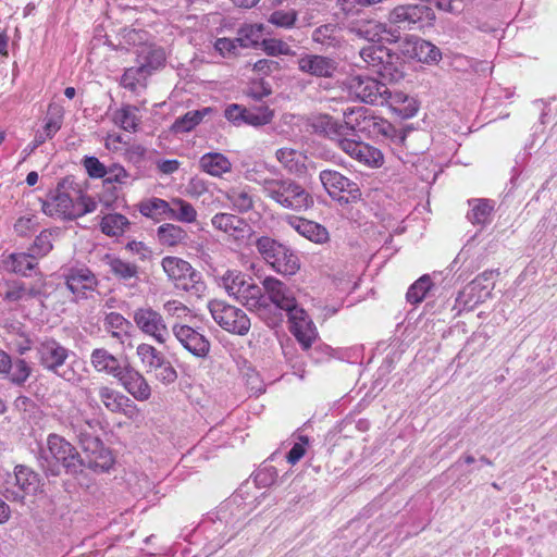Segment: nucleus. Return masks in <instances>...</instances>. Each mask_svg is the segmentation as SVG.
Segmentation results:
<instances>
[{
	"instance_id": "obj_60",
	"label": "nucleus",
	"mask_w": 557,
	"mask_h": 557,
	"mask_svg": "<svg viewBox=\"0 0 557 557\" xmlns=\"http://www.w3.org/2000/svg\"><path fill=\"white\" fill-rule=\"evenodd\" d=\"M384 0H338L337 5L346 15H355L362 8L371 7L383 2Z\"/></svg>"
},
{
	"instance_id": "obj_56",
	"label": "nucleus",
	"mask_w": 557,
	"mask_h": 557,
	"mask_svg": "<svg viewBox=\"0 0 557 557\" xmlns=\"http://www.w3.org/2000/svg\"><path fill=\"white\" fill-rule=\"evenodd\" d=\"M432 282L429 275H423L417 280L407 292V300L411 304L422 301L426 293L431 289Z\"/></svg>"
},
{
	"instance_id": "obj_16",
	"label": "nucleus",
	"mask_w": 557,
	"mask_h": 557,
	"mask_svg": "<svg viewBox=\"0 0 557 557\" xmlns=\"http://www.w3.org/2000/svg\"><path fill=\"white\" fill-rule=\"evenodd\" d=\"M289 330L304 349L311 347L317 338V330L308 313L298 305L286 312Z\"/></svg>"
},
{
	"instance_id": "obj_44",
	"label": "nucleus",
	"mask_w": 557,
	"mask_h": 557,
	"mask_svg": "<svg viewBox=\"0 0 557 557\" xmlns=\"http://www.w3.org/2000/svg\"><path fill=\"white\" fill-rule=\"evenodd\" d=\"M98 396L104 408L112 413L120 412L121 406L128 401L127 396L107 385L98 388Z\"/></svg>"
},
{
	"instance_id": "obj_35",
	"label": "nucleus",
	"mask_w": 557,
	"mask_h": 557,
	"mask_svg": "<svg viewBox=\"0 0 557 557\" xmlns=\"http://www.w3.org/2000/svg\"><path fill=\"white\" fill-rule=\"evenodd\" d=\"M212 113L213 109L210 107L188 111L183 116L175 120L171 129L176 134L188 133L199 125L206 116Z\"/></svg>"
},
{
	"instance_id": "obj_30",
	"label": "nucleus",
	"mask_w": 557,
	"mask_h": 557,
	"mask_svg": "<svg viewBox=\"0 0 557 557\" xmlns=\"http://www.w3.org/2000/svg\"><path fill=\"white\" fill-rule=\"evenodd\" d=\"M199 168L213 177H222L232 171V162L221 152H208L200 157Z\"/></svg>"
},
{
	"instance_id": "obj_31",
	"label": "nucleus",
	"mask_w": 557,
	"mask_h": 557,
	"mask_svg": "<svg viewBox=\"0 0 557 557\" xmlns=\"http://www.w3.org/2000/svg\"><path fill=\"white\" fill-rule=\"evenodd\" d=\"M157 239L161 246L174 248L186 246L189 236L182 226L164 223L157 228Z\"/></svg>"
},
{
	"instance_id": "obj_49",
	"label": "nucleus",
	"mask_w": 557,
	"mask_h": 557,
	"mask_svg": "<svg viewBox=\"0 0 557 557\" xmlns=\"http://www.w3.org/2000/svg\"><path fill=\"white\" fill-rule=\"evenodd\" d=\"M104 330L111 334L112 337L122 341L127 335V330L131 322L126 320L121 313L110 312L103 320Z\"/></svg>"
},
{
	"instance_id": "obj_11",
	"label": "nucleus",
	"mask_w": 557,
	"mask_h": 557,
	"mask_svg": "<svg viewBox=\"0 0 557 557\" xmlns=\"http://www.w3.org/2000/svg\"><path fill=\"white\" fill-rule=\"evenodd\" d=\"M211 225L215 231L223 233L227 240L239 246L247 244L253 234L252 227L245 219L227 212L214 214L211 218Z\"/></svg>"
},
{
	"instance_id": "obj_8",
	"label": "nucleus",
	"mask_w": 557,
	"mask_h": 557,
	"mask_svg": "<svg viewBox=\"0 0 557 557\" xmlns=\"http://www.w3.org/2000/svg\"><path fill=\"white\" fill-rule=\"evenodd\" d=\"M360 57L369 67L389 83L398 82L404 76L395 63L396 57L384 46L369 45L360 50Z\"/></svg>"
},
{
	"instance_id": "obj_22",
	"label": "nucleus",
	"mask_w": 557,
	"mask_h": 557,
	"mask_svg": "<svg viewBox=\"0 0 557 557\" xmlns=\"http://www.w3.org/2000/svg\"><path fill=\"white\" fill-rule=\"evenodd\" d=\"M38 356L41 366L54 373H59L69 357V350L54 339H47L38 347Z\"/></svg>"
},
{
	"instance_id": "obj_1",
	"label": "nucleus",
	"mask_w": 557,
	"mask_h": 557,
	"mask_svg": "<svg viewBox=\"0 0 557 557\" xmlns=\"http://www.w3.org/2000/svg\"><path fill=\"white\" fill-rule=\"evenodd\" d=\"M321 123L326 135L349 157L371 168L383 164V153L377 148L349 137L347 126L339 125L330 116H324Z\"/></svg>"
},
{
	"instance_id": "obj_36",
	"label": "nucleus",
	"mask_w": 557,
	"mask_h": 557,
	"mask_svg": "<svg viewBox=\"0 0 557 557\" xmlns=\"http://www.w3.org/2000/svg\"><path fill=\"white\" fill-rule=\"evenodd\" d=\"M312 40L326 48H337L344 41L342 29L336 24H325L315 28Z\"/></svg>"
},
{
	"instance_id": "obj_61",
	"label": "nucleus",
	"mask_w": 557,
	"mask_h": 557,
	"mask_svg": "<svg viewBox=\"0 0 557 557\" xmlns=\"http://www.w3.org/2000/svg\"><path fill=\"white\" fill-rule=\"evenodd\" d=\"M10 370V380L17 385L23 384L30 375V368L23 359L12 362Z\"/></svg>"
},
{
	"instance_id": "obj_63",
	"label": "nucleus",
	"mask_w": 557,
	"mask_h": 557,
	"mask_svg": "<svg viewBox=\"0 0 557 557\" xmlns=\"http://www.w3.org/2000/svg\"><path fill=\"white\" fill-rule=\"evenodd\" d=\"M38 227V221L35 215L21 216L14 224V230L20 236H28Z\"/></svg>"
},
{
	"instance_id": "obj_52",
	"label": "nucleus",
	"mask_w": 557,
	"mask_h": 557,
	"mask_svg": "<svg viewBox=\"0 0 557 557\" xmlns=\"http://www.w3.org/2000/svg\"><path fill=\"white\" fill-rule=\"evenodd\" d=\"M265 34V26L263 24H246L238 30V40L242 47H249L257 45Z\"/></svg>"
},
{
	"instance_id": "obj_55",
	"label": "nucleus",
	"mask_w": 557,
	"mask_h": 557,
	"mask_svg": "<svg viewBox=\"0 0 557 557\" xmlns=\"http://www.w3.org/2000/svg\"><path fill=\"white\" fill-rule=\"evenodd\" d=\"M163 310L166 317L176 319L175 322L184 323L193 318L191 310L182 301L176 299L165 301L163 304Z\"/></svg>"
},
{
	"instance_id": "obj_17",
	"label": "nucleus",
	"mask_w": 557,
	"mask_h": 557,
	"mask_svg": "<svg viewBox=\"0 0 557 557\" xmlns=\"http://www.w3.org/2000/svg\"><path fill=\"white\" fill-rule=\"evenodd\" d=\"M297 67L304 74L329 78L336 72L337 63L326 55L305 53L297 59Z\"/></svg>"
},
{
	"instance_id": "obj_7",
	"label": "nucleus",
	"mask_w": 557,
	"mask_h": 557,
	"mask_svg": "<svg viewBox=\"0 0 557 557\" xmlns=\"http://www.w3.org/2000/svg\"><path fill=\"white\" fill-rule=\"evenodd\" d=\"M40 490V479L36 472L25 466H16L13 475L1 484L0 492L11 502L23 503L26 496Z\"/></svg>"
},
{
	"instance_id": "obj_18",
	"label": "nucleus",
	"mask_w": 557,
	"mask_h": 557,
	"mask_svg": "<svg viewBox=\"0 0 557 557\" xmlns=\"http://www.w3.org/2000/svg\"><path fill=\"white\" fill-rule=\"evenodd\" d=\"M116 381L138 401H146L151 397L152 392L148 381L131 363H126V369Z\"/></svg>"
},
{
	"instance_id": "obj_14",
	"label": "nucleus",
	"mask_w": 557,
	"mask_h": 557,
	"mask_svg": "<svg viewBox=\"0 0 557 557\" xmlns=\"http://www.w3.org/2000/svg\"><path fill=\"white\" fill-rule=\"evenodd\" d=\"M434 20L433 10L421 4L398 5L391 11L388 16L391 23L404 28H412L413 25L422 26L424 22L432 24Z\"/></svg>"
},
{
	"instance_id": "obj_48",
	"label": "nucleus",
	"mask_w": 557,
	"mask_h": 557,
	"mask_svg": "<svg viewBox=\"0 0 557 557\" xmlns=\"http://www.w3.org/2000/svg\"><path fill=\"white\" fill-rule=\"evenodd\" d=\"M128 226L129 221L120 213L107 214L102 218L100 223L101 231L108 236H121Z\"/></svg>"
},
{
	"instance_id": "obj_29",
	"label": "nucleus",
	"mask_w": 557,
	"mask_h": 557,
	"mask_svg": "<svg viewBox=\"0 0 557 557\" xmlns=\"http://www.w3.org/2000/svg\"><path fill=\"white\" fill-rule=\"evenodd\" d=\"M278 163L290 174L301 176L306 173L307 156L289 147L280 148L275 153Z\"/></svg>"
},
{
	"instance_id": "obj_21",
	"label": "nucleus",
	"mask_w": 557,
	"mask_h": 557,
	"mask_svg": "<svg viewBox=\"0 0 557 557\" xmlns=\"http://www.w3.org/2000/svg\"><path fill=\"white\" fill-rule=\"evenodd\" d=\"M263 289L273 305L284 311H289L297 306V300L294 293L280 280L275 277H267L263 281Z\"/></svg>"
},
{
	"instance_id": "obj_62",
	"label": "nucleus",
	"mask_w": 557,
	"mask_h": 557,
	"mask_svg": "<svg viewBox=\"0 0 557 557\" xmlns=\"http://www.w3.org/2000/svg\"><path fill=\"white\" fill-rule=\"evenodd\" d=\"M82 163L91 178H102L107 174L106 165L96 157H85Z\"/></svg>"
},
{
	"instance_id": "obj_19",
	"label": "nucleus",
	"mask_w": 557,
	"mask_h": 557,
	"mask_svg": "<svg viewBox=\"0 0 557 557\" xmlns=\"http://www.w3.org/2000/svg\"><path fill=\"white\" fill-rule=\"evenodd\" d=\"M84 451L86 454L84 465L86 463L96 472H107L114 463L111 451L98 438L88 440L84 444Z\"/></svg>"
},
{
	"instance_id": "obj_32",
	"label": "nucleus",
	"mask_w": 557,
	"mask_h": 557,
	"mask_svg": "<svg viewBox=\"0 0 557 557\" xmlns=\"http://www.w3.org/2000/svg\"><path fill=\"white\" fill-rule=\"evenodd\" d=\"M320 181L331 197H337L343 191L351 193L355 184L337 171L324 170L320 173Z\"/></svg>"
},
{
	"instance_id": "obj_10",
	"label": "nucleus",
	"mask_w": 557,
	"mask_h": 557,
	"mask_svg": "<svg viewBox=\"0 0 557 557\" xmlns=\"http://www.w3.org/2000/svg\"><path fill=\"white\" fill-rule=\"evenodd\" d=\"M133 320L136 327L159 345H165L171 331L163 315L150 306L139 307L134 311Z\"/></svg>"
},
{
	"instance_id": "obj_50",
	"label": "nucleus",
	"mask_w": 557,
	"mask_h": 557,
	"mask_svg": "<svg viewBox=\"0 0 557 557\" xmlns=\"http://www.w3.org/2000/svg\"><path fill=\"white\" fill-rule=\"evenodd\" d=\"M64 109L60 104L51 103L48 107L47 115L44 119L42 129L47 136H54L62 127Z\"/></svg>"
},
{
	"instance_id": "obj_43",
	"label": "nucleus",
	"mask_w": 557,
	"mask_h": 557,
	"mask_svg": "<svg viewBox=\"0 0 557 557\" xmlns=\"http://www.w3.org/2000/svg\"><path fill=\"white\" fill-rule=\"evenodd\" d=\"M237 300L250 310H259L267 307V297L263 295L262 288L252 282V278Z\"/></svg>"
},
{
	"instance_id": "obj_20",
	"label": "nucleus",
	"mask_w": 557,
	"mask_h": 557,
	"mask_svg": "<svg viewBox=\"0 0 557 557\" xmlns=\"http://www.w3.org/2000/svg\"><path fill=\"white\" fill-rule=\"evenodd\" d=\"M67 288L76 298H85L87 292H92L98 285L96 275L85 267L71 268L65 274Z\"/></svg>"
},
{
	"instance_id": "obj_23",
	"label": "nucleus",
	"mask_w": 557,
	"mask_h": 557,
	"mask_svg": "<svg viewBox=\"0 0 557 557\" xmlns=\"http://www.w3.org/2000/svg\"><path fill=\"white\" fill-rule=\"evenodd\" d=\"M90 363L100 373H104L117 380L126 369L127 360H120L104 348H96L91 351Z\"/></svg>"
},
{
	"instance_id": "obj_41",
	"label": "nucleus",
	"mask_w": 557,
	"mask_h": 557,
	"mask_svg": "<svg viewBox=\"0 0 557 557\" xmlns=\"http://www.w3.org/2000/svg\"><path fill=\"white\" fill-rule=\"evenodd\" d=\"M197 216V210L190 202L180 197H174L171 199V212L169 214L170 220L191 224L196 222Z\"/></svg>"
},
{
	"instance_id": "obj_59",
	"label": "nucleus",
	"mask_w": 557,
	"mask_h": 557,
	"mask_svg": "<svg viewBox=\"0 0 557 557\" xmlns=\"http://www.w3.org/2000/svg\"><path fill=\"white\" fill-rule=\"evenodd\" d=\"M262 48L268 55H290L294 54L289 45L280 39H262Z\"/></svg>"
},
{
	"instance_id": "obj_25",
	"label": "nucleus",
	"mask_w": 557,
	"mask_h": 557,
	"mask_svg": "<svg viewBox=\"0 0 557 557\" xmlns=\"http://www.w3.org/2000/svg\"><path fill=\"white\" fill-rule=\"evenodd\" d=\"M384 96L386 98L384 106H387L401 119H410L418 112L417 100L400 90H391L386 87Z\"/></svg>"
},
{
	"instance_id": "obj_26",
	"label": "nucleus",
	"mask_w": 557,
	"mask_h": 557,
	"mask_svg": "<svg viewBox=\"0 0 557 557\" xmlns=\"http://www.w3.org/2000/svg\"><path fill=\"white\" fill-rule=\"evenodd\" d=\"M406 52L422 63H437L442 59V52L435 45L418 37L407 41Z\"/></svg>"
},
{
	"instance_id": "obj_28",
	"label": "nucleus",
	"mask_w": 557,
	"mask_h": 557,
	"mask_svg": "<svg viewBox=\"0 0 557 557\" xmlns=\"http://www.w3.org/2000/svg\"><path fill=\"white\" fill-rule=\"evenodd\" d=\"M350 30L356 33L357 36L372 42L394 41L397 38L395 32L388 29L385 24L377 21H367L358 27H351Z\"/></svg>"
},
{
	"instance_id": "obj_5",
	"label": "nucleus",
	"mask_w": 557,
	"mask_h": 557,
	"mask_svg": "<svg viewBox=\"0 0 557 557\" xmlns=\"http://www.w3.org/2000/svg\"><path fill=\"white\" fill-rule=\"evenodd\" d=\"M41 209L49 216L73 220L95 211L96 203L84 196L74 199L63 185H59L42 200Z\"/></svg>"
},
{
	"instance_id": "obj_51",
	"label": "nucleus",
	"mask_w": 557,
	"mask_h": 557,
	"mask_svg": "<svg viewBox=\"0 0 557 557\" xmlns=\"http://www.w3.org/2000/svg\"><path fill=\"white\" fill-rule=\"evenodd\" d=\"M470 205L472 208L468 213V219L473 224H486L490 221L492 211L494 209L492 201L486 199H475L471 201Z\"/></svg>"
},
{
	"instance_id": "obj_24",
	"label": "nucleus",
	"mask_w": 557,
	"mask_h": 557,
	"mask_svg": "<svg viewBox=\"0 0 557 557\" xmlns=\"http://www.w3.org/2000/svg\"><path fill=\"white\" fill-rule=\"evenodd\" d=\"M283 221L299 235L315 244H324L330 238L327 230L313 221L289 214L285 215Z\"/></svg>"
},
{
	"instance_id": "obj_12",
	"label": "nucleus",
	"mask_w": 557,
	"mask_h": 557,
	"mask_svg": "<svg viewBox=\"0 0 557 557\" xmlns=\"http://www.w3.org/2000/svg\"><path fill=\"white\" fill-rule=\"evenodd\" d=\"M386 87L384 83L368 76L356 75L347 81V88L351 96L375 106H384Z\"/></svg>"
},
{
	"instance_id": "obj_57",
	"label": "nucleus",
	"mask_w": 557,
	"mask_h": 557,
	"mask_svg": "<svg viewBox=\"0 0 557 557\" xmlns=\"http://www.w3.org/2000/svg\"><path fill=\"white\" fill-rule=\"evenodd\" d=\"M52 232L42 231L34 240L29 248V251L36 256L37 259L47 256L53 248L52 245Z\"/></svg>"
},
{
	"instance_id": "obj_34",
	"label": "nucleus",
	"mask_w": 557,
	"mask_h": 557,
	"mask_svg": "<svg viewBox=\"0 0 557 557\" xmlns=\"http://www.w3.org/2000/svg\"><path fill=\"white\" fill-rule=\"evenodd\" d=\"M251 277L246 274L236 271V270H227L222 276L220 285L225 289L228 296L235 298L236 300L244 293V288L249 283Z\"/></svg>"
},
{
	"instance_id": "obj_39",
	"label": "nucleus",
	"mask_w": 557,
	"mask_h": 557,
	"mask_svg": "<svg viewBox=\"0 0 557 557\" xmlns=\"http://www.w3.org/2000/svg\"><path fill=\"white\" fill-rule=\"evenodd\" d=\"M270 265L277 273L294 275L299 270L300 262L298 256L290 248L284 246Z\"/></svg>"
},
{
	"instance_id": "obj_37",
	"label": "nucleus",
	"mask_w": 557,
	"mask_h": 557,
	"mask_svg": "<svg viewBox=\"0 0 557 557\" xmlns=\"http://www.w3.org/2000/svg\"><path fill=\"white\" fill-rule=\"evenodd\" d=\"M139 212L149 219L161 220L164 218L169 219L171 212V200L166 201L158 197L148 198L139 203Z\"/></svg>"
},
{
	"instance_id": "obj_33",
	"label": "nucleus",
	"mask_w": 557,
	"mask_h": 557,
	"mask_svg": "<svg viewBox=\"0 0 557 557\" xmlns=\"http://www.w3.org/2000/svg\"><path fill=\"white\" fill-rule=\"evenodd\" d=\"M104 260L111 273L119 280L123 282L137 281L138 267L136 264L111 255H107Z\"/></svg>"
},
{
	"instance_id": "obj_15",
	"label": "nucleus",
	"mask_w": 557,
	"mask_h": 557,
	"mask_svg": "<svg viewBox=\"0 0 557 557\" xmlns=\"http://www.w3.org/2000/svg\"><path fill=\"white\" fill-rule=\"evenodd\" d=\"M171 332L177 342L193 356L205 358L210 351V342L199 331L191 326L174 322Z\"/></svg>"
},
{
	"instance_id": "obj_42",
	"label": "nucleus",
	"mask_w": 557,
	"mask_h": 557,
	"mask_svg": "<svg viewBox=\"0 0 557 557\" xmlns=\"http://www.w3.org/2000/svg\"><path fill=\"white\" fill-rule=\"evenodd\" d=\"M150 70H146L143 65L127 69L121 77V85L136 92L144 89L147 84V78L150 76Z\"/></svg>"
},
{
	"instance_id": "obj_2",
	"label": "nucleus",
	"mask_w": 557,
	"mask_h": 557,
	"mask_svg": "<svg viewBox=\"0 0 557 557\" xmlns=\"http://www.w3.org/2000/svg\"><path fill=\"white\" fill-rule=\"evenodd\" d=\"M260 184L264 195L284 209L304 212L314 205L311 194L290 178H265Z\"/></svg>"
},
{
	"instance_id": "obj_38",
	"label": "nucleus",
	"mask_w": 557,
	"mask_h": 557,
	"mask_svg": "<svg viewBox=\"0 0 557 557\" xmlns=\"http://www.w3.org/2000/svg\"><path fill=\"white\" fill-rule=\"evenodd\" d=\"M137 55L140 60V65L146 67V70H150V74L163 66L165 62V51L163 48L154 45L140 47V49L137 50Z\"/></svg>"
},
{
	"instance_id": "obj_45",
	"label": "nucleus",
	"mask_w": 557,
	"mask_h": 557,
	"mask_svg": "<svg viewBox=\"0 0 557 557\" xmlns=\"http://www.w3.org/2000/svg\"><path fill=\"white\" fill-rule=\"evenodd\" d=\"M136 355L139 358L147 372L157 371V367H160L164 360L163 355L152 345L141 343L136 348Z\"/></svg>"
},
{
	"instance_id": "obj_40",
	"label": "nucleus",
	"mask_w": 557,
	"mask_h": 557,
	"mask_svg": "<svg viewBox=\"0 0 557 557\" xmlns=\"http://www.w3.org/2000/svg\"><path fill=\"white\" fill-rule=\"evenodd\" d=\"M141 121L139 110L135 106L126 104L116 110L113 115V122L126 132L134 133Z\"/></svg>"
},
{
	"instance_id": "obj_58",
	"label": "nucleus",
	"mask_w": 557,
	"mask_h": 557,
	"mask_svg": "<svg viewBox=\"0 0 557 557\" xmlns=\"http://www.w3.org/2000/svg\"><path fill=\"white\" fill-rule=\"evenodd\" d=\"M297 11L290 10H276L274 11L270 17L269 22L277 27L282 28H293L297 21Z\"/></svg>"
},
{
	"instance_id": "obj_46",
	"label": "nucleus",
	"mask_w": 557,
	"mask_h": 557,
	"mask_svg": "<svg viewBox=\"0 0 557 557\" xmlns=\"http://www.w3.org/2000/svg\"><path fill=\"white\" fill-rule=\"evenodd\" d=\"M225 198L231 202L234 210L247 212L253 207V198L248 188L234 187L225 193Z\"/></svg>"
},
{
	"instance_id": "obj_64",
	"label": "nucleus",
	"mask_w": 557,
	"mask_h": 557,
	"mask_svg": "<svg viewBox=\"0 0 557 557\" xmlns=\"http://www.w3.org/2000/svg\"><path fill=\"white\" fill-rule=\"evenodd\" d=\"M153 372L156 379L163 384H171L177 379L175 369L165 359L161 362L160 367H157V371Z\"/></svg>"
},
{
	"instance_id": "obj_47",
	"label": "nucleus",
	"mask_w": 557,
	"mask_h": 557,
	"mask_svg": "<svg viewBox=\"0 0 557 557\" xmlns=\"http://www.w3.org/2000/svg\"><path fill=\"white\" fill-rule=\"evenodd\" d=\"M27 295L33 296L32 290H27L25 284L20 281L0 282V297L8 302H17Z\"/></svg>"
},
{
	"instance_id": "obj_13",
	"label": "nucleus",
	"mask_w": 557,
	"mask_h": 557,
	"mask_svg": "<svg viewBox=\"0 0 557 557\" xmlns=\"http://www.w3.org/2000/svg\"><path fill=\"white\" fill-rule=\"evenodd\" d=\"M493 288V272H483L459 293L456 301L463 309H473L491 297Z\"/></svg>"
},
{
	"instance_id": "obj_9",
	"label": "nucleus",
	"mask_w": 557,
	"mask_h": 557,
	"mask_svg": "<svg viewBox=\"0 0 557 557\" xmlns=\"http://www.w3.org/2000/svg\"><path fill=\"white\" fill-rule=\"evenodd\" d=\"M208 308L213 320L223 330L236 335H246L249 332L251 323L244 310L222 300L209 301Z\"/></svg>"
},
{
	"instance_id": "obj_4",
	"label": "nucleus",
	"mask_w": 557,
	"mask_h": 557,
	"mask_svg": "<svg viewBox=\"0 0 557 557\" xmlns=\"http://www.w3.org/2000/svg\"><path fill=\"white\" fill-rule=\"evenodd\" d=\"M342 125L347 126V134L351 136L357 134L371 137L382 135L391 137L400 144L406 139V135L403 133L397 134V131L388 121L372 114L370 110L363 107L345 110L344 123Z\"/></svg>"
},
{
	"instance_id": "obj_54",
	"label": "nucleus",
	"mask_w": 557,
	"mask_h": 557,
	"mask_svg": "<svg viewBox=\"0 0 557 557\" xmlns=\"http://www.w3.org/2000/svg\"><path fill=\"white\" fill-rule=\"evenodd\" d=\"M284 246L269 236H262L256 242L258 252L269 264L273 262Z\"/></svg>"
},
{
	"instance_id": "obj_6",
	"label": "nucleus",
	"mask_w": 557,
	"mask_h": 557,
	"mask_svg": "<svg viewBox=\"0 0 557 557\" xmlns=\"http://www.w3.org/2000/svg\"><path fill=\"white\" fill-rule=\"evenodd\" d=\"M161 265L168 280L176 289L197 297L205 295L207 285L202 280V275L188 261L178 257L166 256L162 259Z\"/></svg>"
},
{
	"instance_id": "obj_53",
	"label": "nucleus",
	"mask_w": 557,
	"mask_h": 557,
	"mask_svg": "<svg viewBox=\"0 0 557 557\" xmlns=\"http://www.w3.org/2000/svg\"><path fill=\"white\" fill-rule=\"evenodd\" d=\"M245 113L244 124L255 127L269 124L274 116L273 111L267 106L247 108Z\"/></svg>"
},
{
	"instance_id": "obj_27",
	"label": "nucleus",
	"mask_w": 557,
	"mask_h": 557,
	"mask_svg": "<svg viewBox=\"0 0 557 557\" xmlns=\"http://www.w3.org/2000/svg\"><path fill=\"white\" fill-rule=\"evenodd\" d=\"M7 271L28 277L38 267V259L30 251L13 252L3 260Z\"/></svg>"
},
{
	"instance_id": "obj_3",
	"label": "nucleus",
	"mask_w": 557,
	"mask_h": 557,
	"mask_svg": "<svg viewBox=\"0 0 557 557\" xmlns=\"http://www.w3.org/2000/svg\"><path fill=\"white\" fill-rule=\"evenodd\" d=\"M40 462L41 468L50 475H59L60 466L69 473H77L84 466V459L77 449L64 437L54 433L47 437V451H41Z\"/></svg>"
}]
</instances>
